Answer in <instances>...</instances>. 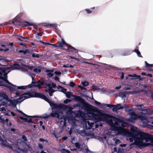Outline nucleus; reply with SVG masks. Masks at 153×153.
Listing matches in <instances>:
<instances>
[{
  "label": "nucleus",
  "mask_w": 153,
  "mask_h": 153,
  "mask_svg": "<svg viewBox=\"0 0 153 153\" xmlns=\"http://www.w3.org/2000/svg\"><path fill=\"white\" fill-rule=\"evenodd\" d=\"M32 56L34 58H39L40 57L39 55L37 53H32Z\"/></svg>",
  "instance_id": "c756f323"
},
{
  "label": "nucleus",
  "mask_w": 153,
  "mask_h": 153,
  "mask_svg": "<svg viewBox=\"0 0 153 153\" xmlns=\"http://www.w3.org/2000/svg\"><path fill=\"white\" fill-rule=\"evenodd\" d=\"M0 120H1V122L4 123L5 122V120L4 119H3L1 118V117H0Z\"/></svg>",
  "instance_id": "774afa93"
},
{
  "label": "nucleus",
  "mask_w": 153,
  "mask_h": 153,
  "mask_svg": "<svg viewBox=\"0 0 153 153\" xmlns=\"http://www.w3.org/2000/svg\"><path fill=\"white\" fill-rule=\"evenodd\" d=\"M94 102L96 104V105L97 106H99L101 105V103L96 100H95Z\"/></svg>",
  "instance_id": "a18cd8bd"
},
{
  "label": "nucleus",
  "mask_w": 153,
  "mask_h": 153,
  "mask_svg": "<svg viewBox=\"0 0 153 153\" xmlns=\"http://www.w3.org/2000/svg\"><path fill=\"white\" fill-rule=\"evenodd\" d=\"M52 88H55L56 87V84H55V83H54L53 82H52Z\"/></svg>",
  "instance_id": "e2e57ef3"
},
{
  "label": "nucleus",
  "mask_w": 153,
  "mask_h": 153,
  "mask_svg": "<svg viewBox=\"0 0 153 153\" xmlns=\"http://www.w3.org/2000/svg\"><path fill=\"white\" fill-rule=\"evenodd\" d=\"M66 96L67 97L70 98L71 97V96L74 97V99L75 100L80 102L81 104H84L85 103V100L82 98L80 96H76L74 94H71L70 92L68 91L65 94Z\"/></svg>",
  "instance_id": "0eeeda50"
},
{
  "label": "nucleus",
  "mask_w": 153,
  "mask_h": 153,
  "mask_svg": "<svg viewBox=\"0 0 153 153\" xmlns=\"http://www.w3.org/2000/svg\"><path fill=\"white\" fill-rule=\"evenodd\" d=\"M112 118H114V120H115V124L117 126L120 127L122 129H125L126 132V129L124 128L127 125L126 122L124 120L117 118L113 116H111Z\"/></svg>",
  "instance_id": "423d86ee"
},
{
  "label": "nucleus",
  "mask_w": 153,
  "mask_h": 153,
  "mask_svg": "<svg viewBox=\"0 0 153 153\" xmlns=\"http://www.w3.org/2000/svg\"><path fill=\"white\" fill-rule=\"evenodd\" d=\"M64 105L62 104H58L57 103L53 104V105L52 106L54 108H59L61 109L63 108Z\"/></svg>",
  "instance_id": "dca6fc26"
},
{
  "label": "nucleus",
  "mask_w": 153,
  "mask_h": 153,
  "mask_svg": "<svg viewBox=\"0 0 153 153\" xmlns=\"http://www.w3.org/2000/svg\"><path fill=\"white\" fill-rule=\"evenodd\" d=\"M120 142V140L118 139H116L115 141V143L116 144H119Z\"/></svg>",
  "instance_id": "bf43d9fd"
},
{
  "label": "nucleus",
  "mask_w": 153,
  "mask_h": 153,
  "mask_svg": "<svg viewBox=\"0 0 153 153\" xmlns=\"http://www.w3.org/2000/svg\"><path fill=\"white\" fill-rule=\"evenodd\" d=\"M18 111L20 113L22 114V115H23L24 116L27 117H30V118H40V117L38 116H28L27 115H26L22 111L18 110Z\"/></svg>",
  "instance_id": "2eb2a0df"
},
{
  "label": "nucleus",
  "mask_w": 153,
  "mask_h": 153,
  "mask_svg": "<svg viewBox=\"0 0 153 153\" xmlns=\"http://www.w3.org/2000/svg\"><path fill=\"white\" fill-rule=\"evenodd\" d=\"M149 111V114H153V110L151 109H149L148 110Z\"/></svg>",
  "instance_id": "052dcab7"
},
{
  "label": "nucleus",
  "mask_w": 153,
  "mask_h": 153,
  "mask_svg": "<svg viewBox=\"0 0 153 153\" xmlns=\"http://www.w3.org/2000/svg\"><path fill=\"white\" fill-rule=\"evenodd\" d=\"M71 100L70 99H66L64 101V102L65 104H67L68 102H71Z\"/></svg>",
  "instance_id": "58836bf2"
},
{
  "label": "nucleus",
  "mask_w": 153,
  "mask_h": 153,
  "mask_svg": "<svg viewBox=\"0 0 153 153\" xmlns=\"http://www.w3.org/2000/svg\"><path fill=\"white\" fill-rule=\"evenodd\" d=\"M32 83L31 84L35 85L36 84H38V83L37 82H36L35 81V80H34V81H33L34 78L32 77Z\"/></svg>",
  "instance_id": "79ce46f5"
},
{
  "label": "nucleus",
  "mask_w": 153,
  "mask_h": 153,
  "mask_svg": "<svg viewBox=\"0 0 153 153\" xmlns=\"http://www.w3.org/2000/svg\"><path fill=\"white\" fill-rule=\"evenodd\" d=\"M53 78H54V79L55 81H58L59 82H60L59 80V78L57 76H55L54 77H53Z\"/></svg>",
  "instance_id": "13d9d810"
},
{
  "label": "nucleus",
  "mask_w": 153,
  "mask_h": 153,
  "mask_svg": "<svg viewBox=\"0 0 153 153\" xmlns=\"http://www.w3.org/2000/svg\"><path fill=\"white\" fill-rule=\"evenodd\" d=\"M120 73L121 74L120 78L121 79H123L124 78V74L123 72H121Z\"/></svg>",
  "instance_id": "864d4df0"
},
{
  "label": "nucleus",
  "mask_w": 153,
  "mask_h": 153,
  "mask_svg": "<svg viewBox=\"0 0 153 153\" xmlns=\"http://www.w3.org/2000/svg\"><path fill=\"white\" fill-rule=\"evenodd\" d=\"M45 101H47V102H48L50 104V105L51 106H53V104H54L55 103L51 101L47 97H46V99L45 100Z\"/></svg>",
  "instance_id": "4be33fe9"
},
{
  "label": "nucleus",
  "mask_w": 153,
  "mask_h": 153,
  "mask_svg": "<svg viewBox=\"0 0 153 153\" xmlns=\"http://www.w3.org/2000/svg\"><path fill=\"white\" fill-rule=\"evenodd\" d=\"M19 118H20L21 120H25V121H27V118H24V117H22V116H20V117H19Z\"/></svg>",
  "instance_id": "603ef678"
},
{
  "label": "nucleus",
  "mask_w": 153,
  "mask_h": 153,
  "mask_svg": "<svg viewBox=\"0 0 153 153\" xmlns=\"http://www.w3.org/2000/svg\"><path fill=\"white\" fill-rule=\"evenodd\" d=\"M5 83L2 81H0V86H5L6 85H5Z\"/></svg>",
  "instance_id": "37998d69"
},
{
  "label": "nucleus",
  "mask_w": 153,
  "mask_h": 153,
  "mask_svg": "<svg viewBox=\"0 0 153 153\" xmlns=\"http://www.w3.org/2000/svg\"><path fill=\"white\" fill-rule=\"evenodd\" d=\"M12 38H26L22 37V36H21L19 35H16V34L13 35L12 36Z\"/></svg>",
  "instance_id": "5701e85b"
},
{
  "label": "nucleus",
  "mask_w": 153,
  "mask_h": 153,
  "mask_svg": "<svg viewBox=\"0 0 153 153\" xmlns=\"http://www.w3.org/2000/svg\"><path fill=\"white\" fill-rule=\"evenodd\" d=\"M121 104H117L116 105L107 104L106 106L107 107H109L110 108L113 107L112 108L113 111H116L117 110L124 108V106H121Z\"/></svg>",
  "instance_id": "6e6552de"
},
{
  "label": "nucleus",
  "mask_w": 153,
  "mask_h": 153,
  "mask_svg": "<svg viewBox=\"0 0 153 153\" xmlns=\"http://www.w3.org/2000/svg\"><path fill=\"white\" fill-rule=\"evenodd\" d=\"M46 71V72L52 73L53 72V70H47Z\"/></svg>",
  "instance_id": "680f3d73"
},
{
  "label": "nucleus",
  "mask_w": 153,
  "mask_h": 153,
  "mask_svg": "<svg viewBox=\"0 0 153 153\" xmlns=\"http://www.w3.org/2000/svg\"><path fill=\"white\" fill-rule=\"evenodd\" d=\"M137 128L135 126L131 127V132L128 134L129 137H132L138 143H141L142 139H144L146 142L149 140H153V135L143 132L137 130Z\"/></svg>",
  "instance_id": "f257e3e1"
},
{
  "label": "nucleus",
  "mask_w": 153,
  "mask_h": 153,
  "mask_svg": "<svg viewBox=\"0 0 153 153\" xmlns=\"http://www.w3.org/2000/svg\"><path fill=\"white\" fill-rule=\"evenodd\" d=\"M13 45V43L9 44V45L3 44L0 43V51H9V48H11Z\"/></svg>",
  "instance_id": "1a4fd4ad"
},
{
  "label": "nucleus",
  "mask_w": 153,
  "mask_h": 153,
  "mask_svg": "<svg viewBox=\"0 0 153 153\" xmlns=\"http://www.w3.org/2000/svg\"><path fill=\"white\" fill-rule=\"evenodd\" d=\"M86 153H91V151L88 149H86Z\"/></svg>",
  "instance_id": "338daca9"
},
{
  "label": "nucleus",
  "mask_w": 153,
  "mask_h": 153,
  "mask_svg": "<svg viewBox=\"0 0 153 153\" xmlns=\"http://www.w3.org/2000/svg\"><path fill=\"white\" fill-rule=\"evenodd\" d=\"M16 103L15 101H11L10 102V104L12 106H16Z\"/></svg>",
  "instance_id": "e433bc0d"
},
{
  "label": "nucleus",
  "mask_w": 153,
  "mask_h": 153,
  "mask_svg": "<svg viewBox=\"0 0 153 153\" xmlns=\"http://www.w3.org/2000/svg\"><path fill=\"white\" fill-rule=\"evenodd\" d=\"M23 65L25 67H27V68H28L29 69H30V70H31L33 69V68L34 67V66H27V65Z\"/></svg>",
  "instance_id": "4c0bfd02"
},
{
  "label": "nucleus",
  "mask_w": 153,
  "mask_h": 153,
  "mask_svg": "<svg viewBox=\"0 0 153 153\" xmlns=\"http://www.w3.org/2000/svg\"><path fill=\"white\" fill-rule=\"evenodd\" d=\"M38 147H39V148L41 149H42L43 148V145L40 143H39L38 144Z\"/></svg>",
  "instance_id": "6e6d98bb"
},
{
  "label": "nucleus",
  "mask_w": 153,
  "mask_h": 153,
  "mask_svg": "<svg viewBox=\"0 0 153 153\" xmlns=\"http://www.w3.org/2000/svg\"><path fill=\"white\" fill-rule=\"evenodd\" d=\"M106 121L110 126L111 129L113 131H116L118 134H126V131L124 129H122L120 127L117 126L114 123L111 119H107Z\"/></svg>",
  "instance_id": "39448f33"
},
{
  "label": "nucleus",
  "mask_w": 153,
  "mask_h": 153,
  "mask_svg": "<svg viewBox=\"0 0 153 153\" xmlns=\"http://www.w3.org/2000/svg\"><path fill=\"white\" fill-rule=\"evenodd\" d=\"M15 94L17 96H18L20 94V92L18 90L16 91V92Z\"/></svg>",
  "instance_id": "0e129e2a"
},
{
  "label": "nucleus",
  "mask_w": 153,
  "mask_h": 153,
  "mask_svg": "<svg viewBox=\"0 0 153 153\" xmlns=\"http://www.w3.org/2000/svg\"><path fill=\"white\" fill-rule=\"evenodd\" d=\"M130 141L131 142H132L133 140H134L135 143L136 145L139 146H142V144H143V141L144 140V139H142V142L141 143H138L135 140V139H133L132 137H130L129 139Z\"/></svg>",
  "instance_id": "f3484780"
},
{
  "label": "nucleus",
  "mask_w": 153,
  "mask_h": 153,
  "mask_svg": "<svg viewBox=\"0 0 153 153\" xmlns=\"http://www.w3.org/2000/svg\"><path fill=\"white\" fill-rule=\"evenodd\" d=\"M100 115L104 117H108L109 118H111V116L110 115H109L106 114H104L102 112L100 113Z\"/></svg>",
  "instance_id": "b1692460"
},
{
  "label": "nucleus",
  "mask_w": 153,
  "mask_h": 153,
  "mask_svg": "<svg viewBox=\"0 0 153 153\" xmlns=\"http://www.w3.org/2000/svg\"><path fill=\"white\" fill-rule=\"evenodd\" d=\"M49 45H52L53 46L56 47L57 48V49H58V45L57 43L56 44H48Z\"/></svg>",
  "instance_id": "a19ab883"
},
{
  "label": "nucleus",
  "mask_w": 153,
  "mask_h": 153,
  "mask_svg": "<svg viewBox=\"0 0 153 153\" xmlns=\"http://www.w3.org/2000/svg\"><path fill=\"white\" fill-rule=\"evenodd\" d=\"M54 73L56 75H60L61 74V73L60 72L58 71H55Z\"/></svg>",
  "instance_id": "8fccbe9b"
},
{
  "label": "nucleus",
  "mask_w": 153,
  "mask_h": 153,
  "mask_svg": "<svg viewBox=\"0 0 153 153\" xmlns=\"http://www.w3.org/2000/svg\"><path fill=\"white\" fill-rule=\"evenodd\" d=\"M147 121L149 123L153 124V117L148 118L147 120Z\"/></svg>",
  "instance_id": "412c9836"
},
{
  "label": "nucleus",
  "mask_w": 153,
  "mask_h": 153,
  "mask_svg": "<svg viewBox=\"0 0 153 153\" xmlns=\"http://www.w3.org/2000/svg\"><path fill=\"white\" fill-rule=\"evenodd\" d=\"M47 76L49 77H52L54 75V74L53 73H50L47 74Z\"/></svg>",
  "instance_id": "09e8293b"
},
{
  "label": "nucleus",
  "mask_w": 153,
  "mask_h": 153,
  "mask_svg": "<svg viewBox=\"0 0 153 153\" xmlns=\"http://www.w3.org/2000/svg\"><path fill=\"white\" fill-rule=\"evenodd\" d=\"M38 84L35 85L29 84L27 85L22 86H17V88L19 89H24L27 88H30L34 87H37L39 88H47L46 87H48L49 88H50L51 85L49 83L45 82L44 81H41L40 80H38L37 81Z\"/></svg>",
  "instance_id": "f03ea898"
},
{
  "label": "nucleus",
  "mask_w": 153,
  "mask_h": 153,
  "mask_svg": "<svg viewBox=\"0 0 153 153\" xmlns=\"http://www.w3.org/2000/svg\"><path fill=\"white\" fill-rule=\"evenodd\" d=\"M138 47L137 46L134 51L137 54L138 57H142L140 51L138 50Z\"/></svg>",
  "instance_id": "6ab92c4d"
},
{
  "label": "nucleus",
  "mask_w": 153,
  "mask_h": 153,
  "mask_svg": "<svg viewBox=\"0 0 153 153\" xmlns=\"http://www.w3.org/2000/svg\"><path fill=\"white\" fill-rule=\"evenodd\" d=\"M83 105L84 109L87 112L89 116L92 119L94 120L97 119L98 115L94 112L93 106L88 103L85 100V103L84 104H82Z\"/></svg>",
  "instance_id": "20e7f679"
},
{
  "label": "nucleus",
  "mask_w": 153,
  "mask_h": 153,
  "mask_svg": "<svg viewBox=\"0 0 153 153\" xmlns=\"http://www.w3.org/2000/svg\"><path fill=\"white\" fill-rule=\"evenodd\" d=\"M137 119H140L141 120H146V117L144 116L138 115L137 114Z\"/></svg>",
  "instance_id": "aec40b11"
},
{
  "label": "nucleus",
  "mask_w": 153,
  "mask_h": 153,
  "mask_svg": "<svg viewBox=\"0 0 153 153\" xmlns=\"http://www.w3.org/2000/svg\"><path fill=\"white\" fill-rule=\"evenodd\" d=\"M32 93L33 94V97H39L44 99V100H45L47 97L44 94L41 93L33 92Z\"/></svg>",
  "instance_id": "f8f14e48"
},
{
  "label": "nucleus",
  "mask_w": 153,
  "mask_h": 153,
  "mask_svg": "<svg viewBox=\"0 0 153 153\" xmlns=\"http://www.w3.org/2000/svg\"><path fill=\"white\" fill-rule=\"evenodd\" d=\"M51 89L50 88L48 89V93L50 96H52L53 95V93L51 91Z\"/></svg>",
  "instance_id": "ea45409f"
},
{
  "label": "nucleus",
  "mask_w": 153,
  "mask_h": 153,
  "mask_svg": "<svg viewBox=\"0 0 153 153\" xmlns=\"http://www.w3.org/2000/svg\"><path fill=\"white\" fill-rule=\"evenodd\" d=\"M78 87L80 88H81V89L82 90H86L87 89L85 88V87H84L82 86H81V85H79L78 86Z\"/></svg>",
  "instance_id": "4d7b16f0"
},
{
  "label": "nucleus",
  "mask_w": 153,
  "mask_h": 153,
  "mask_svg": "<svg viewBox=\"0 0 153 153\" xmlns=\"http://www.w3.org/2000/svg\"><path fill=\"white\" fill-rule=\"evenodd\" d=\"M145 63L147 67L149 68L153 66V64H149L146 61H145Z\"/></svg>",
  "instance_id": "bb28decb"
},
{
  "label": "nucleus",
  "mask_w": 153,
  "mask_h": 153,
  "mask_svg": "<svg viewBox=\"0 0 153 153\" xmlns=\"http://www.w3.org/2000/svg\"><path fill=\"white\" fill-rule=\"evenodd\" d=\"M19 53H23L24 55H25L26 54L27 51L26 50H20L19 51Z\"/></svg>",
  "instance_id": "72a5a7b5"
},
{
  "label": "nucleus",
  "mask_w": 153,
  "mask_h": 153,
  "mask_svg": "<svg viewBox=\"0 0 153 153\" xmlns=\"http://www.w3.org/2000/svg\"><path fill=\"white\" fill-rule=\"evenodd\" d=\"M81 84L84 87L88 86L89 85V83L86 81L82 82Z\"/></svg>",
  "instance_id": "a878e982"
},
{
  "label": "nucleus",
  "mask_w": 153,
  "mask_h": 153,
  "mask_svg": "<svg viewBox=\"0 0 153 153\" xmlns=\"http://www.w3.org/2000/svg\"><path fill=\"white\" fill-rule=\"evenodd\" d=\"M22 138L23 140H24V141H27V137L25 135H23L22 136Z\"/></svg>",
  "instance_id": "de8ad7c7"
},
{
  "label": "nucleus",
  "mask_w": 153,
  "mask_h": 153,
  "mask_svg": "<svg viewBox=\"0 0 153 153\" xmlns=\"http://www.w3.org/2000/svg\"><path fill=\"white\" fill-rule=\"evenodd\" d=\"M5 87L9 88L10 89V91H12L15 90V89L14 88L11 87L10 86L8 85H5Z\"/></svg>",
  "instance_id": "2f4dec72"
},
{
  "label": "nucleus",
  "mask_w": 153,
  "mask_h": 153,
  "mask_svg": "<svg viewBox=\"0 0 153 153\" xmlns=\"http://www.w3.org/2000/svg\"><path fill=\"white\" fill-rule=\"evenodd\" d=\"M87 123L90 127L91 128L93 126V123H90L88 121H87Z\"/></svg>",
  "instance_id": "c03bdc74"
},
{
  "label": "nucleus",
  "mask_w": 153,
  "mask_h": 153,
  "mask_svg": "<svg viewBox=\"0 0 153 153\" xmlns=\"http://www.w3.org/2000/svg\"><path fill=\"white\" fill-rule=\"evenodd\" d=\"M7 78H5L4 79H2L5 82H6L7 83H8V84L12 86H13L15 87L16 86L13 84L12 83L10 82L7 79Z\"/></svg>",
  "instance_id": "393cba45"
},
{
  "label": "nucleus",
  "mask_w": 153,
  "mask_h": 153,
  "mask_svg": "<svg viewBox=\"0 0 153 153\" xmlns=\"http://www.w3.org/2000/svg\"><path fill=\"white\" fill-rule=\"evenodd\" d=\"M20 66V65L17 63H14L13 65V68L15 69H17L19 68V67Z\"/></svg>",
  "instance_id": "473e14b6"
},
{
  "label": "nucleus",
  "mask_w": 153,
  "mask_h": 153,
  "mask_svg": "<svg viewBox=\"0 0 153 153\" xmlns=\"http://www.w3.org/2000/svg\"><path fill=\"white\" fill-rule=\"evenodd\" d=\"M61 41H59L58 42V48H62L63 49L66 51L68 52H72L74 51L76 53L78 52V50L66 43L64 39H61Z\"/></svg>",
  "instance_id": "7ed1b4c3"
},
{
  "label": "nucleus",
  "mask_w": 153,
  "mask_h": 153,
  "mask_svg": "<svg viewBox=\"0 0 153 153\" xmlns=\"http://www.w3.org/2000/svg\"><path fill=\"white\" fill-rule=\"evenodd\" d=\"M75 85V83L72 81L69 84V86L71 87H74Z\"/></svg>",
  "instance_id": "c9c22d12"
},
{
  "label": "nucleus",
  "mask_w": 153,
  "mask_h": 153,
  "mask_svg": "<svg viewBox=\"0 0 153 153\" xmlns=\"http://www.w3.org/2000/svg\"><path fill=\"white\" fill-rule=\"evenodd\" d=\"M23 153H28V150L27 149H24L22 150Z\"/></svg>",
  "instance_id": "69168bd1"
},
{
  "label": "nucleus",
  "mask_w": 153,
  "mask_h": 153,
  "mask_svg": "<svg viewBox=\"0 0 153 153\" xmlns=\"http://www.w3.org/2000/svg\"><path fill=\"white\" fill-rule=\"evenodd\" d=\"M143 106V104L137 105H136V106L138 107H140L141 108L140 109V110L141 111V113L142 114L144 115L146 114H149V111L148 110H149V109H143L142 107Z\"/></svg>",
  "instance_id": "ddd939ff"
},
{
  "label": "nucleus",
  "mask_w": 153,
  "mask_h": 153,
  "mask_svg": "<svg viewBox=\"0 0 153 153\" xmlns=\"http://www.w3.org/2000/svg\"><path fill=\"white\" fill-rule=\"evenodd\" d=\"M65 152L67 153H70V151L67 150V149H62L61 150V152L62 153H64V152Z\"/></svg>",
  "instance_id": "cd10ccee"
},
{
  "label": "nucleus",
  "mask_w": 153,
  "mask_h": 153,
  "mask_svg": "<svg viewBox=\"0 0 153 153\" xmlns=\"http://www.w3.org/2000/svg\"><path fill=\"white\" fill-rule=\"evenodd\" d=\"M54 111H53V113H51L50 115H48L47 114H45V116L43 117V118L45 119H48L49 118L50 116H51L52 117H56L58 118L62 119V117H60L59 111H56L54 113H53Z\"/></svg>",
  "instance_id": "9d476101"
},
{
  "label": "nucleus",
  "mask_w": 153,
  "mask_h": 153,
  "mask_svg": "<svg viewBox=\"0 0 153 153\" xmlns=\"http://www.w3.org/2000/svg\"><path fill=\"white\" fill-rule=\"evenodd\" d=\"M7 73H5L4 74H3V76H2V79H4L7 78Z\"/></svg>",
  "instance_id": "f704fd0d"
},
{
  "label": "nucleus",
  "mask_w": 153,
  "mask_h": 153,
  "mask_svg": "<svg viewBox=\"0 0 153 153\" xmlns=\"http://www.w3.org/2000/svg\"><path fill=\"white\" fill-rule=\"evenodd\" d=\"M33 94L31 92H28L24 93L20 96L19 98V100H21L24 98L23 100L30 98L33 97Z\"/></svg>",
  "instance_id": "9b49d317"
},
{
  "label": "nucleus",
  "mask_w": 153,
  "mask_h": 153,
  "mask_svg": "<svg viewBox=\"0 0 153 153\" xmlns=\"http://www.w3.org/2000/svg\"><path fill=\"white\" fill-rule=\"evenodd\" d=\"M131 117L129 118V120L130 122L133 123L137 120V114H135L134 112H133L131 113Z\"/></svg>",
  "instance_id": "4468645a"
},
{
  "label": "nucleus",
  "mask_w": 153,
  "mask_h": 153,
  "mask_svg": "<svg viewBox=\"0 0 153 153\" xmlns=\"http://www.w3.org/2000/svg\"><path fill=\"white\" fill-rule=\"evenodd\" d=\"M39 141L42 142H44V141H46V142H48V140H45L44 139L40 138L39 139Z\"/></svg>",
  "instance_id": "3c124183"
},
{
  "label": "nucleus",
  "mask_w": 153,
  "mask_h": 153,
  "mask_svg": "<svg viewBox=\"0 0 153 153\" xmlns=\"http://www.w3.org/2000/svg\"><path fill=\"white\" fill-rule=\"evenodd\" d=\"M75 146L77 149H79L81 147L80 144L78 142H76L75 143Z\"/></svg>",
  "instance_id": "7c9ffc66"
},
{
  "label": "nucleus",
  "mask_w": 153,
  "mask_h": 153,
  "mask_svg": "<svg viewBox=\"0 0 153 153\" xmlns=\"http://www.w3.org/2000/svg\"><path fill=\"white\" fill-rule=\"evenodd\" d=\"M67 91V89L66 88H65L62 87V90H61V91L64 94H65L67 92H66Z\"/></svg>",
  "instance_id": "49530a36"
},
{
  "label": "nucleus",
  "mask_w": 153,
  "mask_h": 153,
  "mask_svg": "<svg viewBox=\"0 0 153 153\" xmlns=\"http://www.w3.org/2000/svg\"><path fill=\"white\" fill-rule=\"evenodd\" d=\"M33 71L37 73H40L41 70L40 69H38L37 68H35L33 69Z\"/></svg>",
  "instance_id": "c85d7f7f"
},
{
  "label": "nucleus",
  "mask_w": 153,
  "mask_h": 153,
  "mask_svg": "<svg viewBox=\"0 0 153 153\" xmlns=\"http://www.w3.org/2000/svg\"><path fill=\"white\" fill-rule=\"evenodd\" d=\"M25 122L30 123H33V122L32 121V119H29L28 120L27 119V121H25Z\"/></svg>",
  "instance_id": "5fc2aeb1"
},
{
  "label": "nucleus",
  "mask_w": 153,
  "mask_h": 153,
  "mask_svg": "<svg viewBox=\"0 0 153 153\" xmlns=\"http://www.w3.org/2000/svg\"><path fill=\"white\" fill-rule=\"evenodd\" d=\"M129 76L135 77V79H139L141 80H143V78H141L140 76L137 75L136 74H134L133 76H132L131 75H129Z\"/></svg>",
  "instance_id": "a211bd4d"
}]
</instances>
